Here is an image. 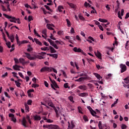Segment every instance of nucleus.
<instances>
[{
  "label": "nucleus",
  "mask_w": 129,
  "mask_h": 129,
  "mask_svg": "<svg viewBox=\"0 0 129 129\" xmlns=\"http://www.w3.org/2000/svg\"><path fill=\"white\" fill-rule=\"evenodd\" d=\"M42 34H44V36L45 37H47V29H44L43 31H42Z\"/></svg>",
  "instance_id": "obj_36"
},
{
  "label": "nucleus",
  "mask_w": 129,
  "mask_h": 129,
  "mask_svg": "<svg viewBox=\"0 0 129 129\" xmlns=\"http://www.w3.org/2000/svg\"><path fill=\"white\" fill-rule=\"evenodd\" d=\"M33 117L34 118V120H41V116L37 114L33 116Z\"/></svg>",
  "instance_id": "obj_12"
},
{
  "label": "nucleus",
  "mask_w": 129,
  "mask_h": 129,
  "mask_svg": "<svg viewBox=\"0 0 129 129\" xmlns=\"http://www.w3.org/2000/svg\"><path fill=\"white\" fill-rule=\"evenodd\" d=\"M45 8H46V10H48V11H49V12H53V10L50 8V7L44 5Z\"/></svg>",
  "instance_id": "obj_29"
},
{
  "label": "nucleus",
  "mask_w": 129,
  "mask_h": 129,
  "mask_svg": "<svg viewBox=\"0 0 129 129\" xmlns=\"http://www.w3.org/2000/svg\"><path fill=\"white\" fill-rule=\"evenodd\" d=\"M12 121H13L14 122H16L17 121V119L14 117H13V118H12Z\"/></svg>",
  "instance_id": "obj_63"
},
{
  "label": "nucleus",
  "mask_w": 129,
  "mask_h": 129,
  "mask_svg": "<svg viewBox=\"0 0 129 129\" xmlns=\"http://www.w3.org/2000/svg\"><path fill=\"white\" fill-rule=\"evenodd\" d=\"M85 79H87L86 77H81L79 78L78 79L76 80V81L77 82H81L82 80H85Z\"/></svg>",
  "instance_id": "obj_13"
},
{
  "label": "nucleus",
  "mask_w": 129,
  "mask_h": 129,
  "mask_svg": "<svg viewBox=\"0 0 129 129\" xmlns=\"http://www.w3.org/2000/svg\"><path fill=\"white\" fill-rule=\"evenodd\" d=\"M26 123H27V120H26V118L24 117L22 120V124L25 127H28V126L26 124Z\"/></svg>",
  "instance_id": "obj_9"
},
{
  "label": "nucleus",
  "mask_w": 129,
  "mask_h": 129,
  "mask_svg": "<svg viewBox=\"0 0 129 129\" xmlns=\"http://www.w3.org/2000/svg\"><path fill=\"white\" fill-rule=\"evenodd\" d=\"M61 72H62V74H63L64 77H65L66 78H67V75H66V73L63 70L61 71Z\"/></svg>",
  "instance_id": "obj_50"
},
{
  "label": "nucleus",
  "mask_w": 129,
  "mask_h": 129,
  "mask_svg": "<svg viewBox=\"0 0 129 129\" xmlns=\"http://www.w3.org/2000/svg\"><path fill=\"white\" fill-rule=\"evenodd\" d=\"M53 120L50 119H47L46 122L51 123L53 122Z\"/></svg>",
  "instance_id": "obj_58"
},
{
  "label": "nucleus",
  "mask_w": 129,
  "mask_h": 129,
  "mask_svg": "<svg viewBox=\"0 0 129 129\" xmlns=\"http://www.w3.org/2000/svg\"><path fill=\"white\" fill-rule=\"evenodd\" d=\"M63 9H64V8L63 7V6H58V11L61 13V12H62V10H63Z\"/></svg>",
  "instance_id": "obj_30"
},
{
  "label": "nucleus",
  "mask_w": 129,
  "mask_h": 129,
  "mask_svg": "<svg viewBox=\"0 0 129 129\" xmlns=\"http://www.w3.org/2000/svg\"><path fill=\"white\" fill-rule=\"evenodd\" d=\"M43 128H48V129H60V127L58 125H43Z\"/></svg>",
  "instance_id": "obj_1"
},
{
  "label": "nucleus",
  "mask_w": 129,
  "mask_h": 129,
  "mask_svg": "<svg viewBox=\"0 0 129 129\" xmlns=\"http://www.w3.org/2000/svg\"><path fill=\"white\" fill-rule=\"evenodd\" d=\"M88 39H87V41L88 42H89L90 43H92V41L93 42H94L95 41V40L94 39L91 37V36H89L88 38Z\"/></svg>",
  "instance_id": "obj_11"
},
{
  "label": "nucleus",
  "mask_w": 129,
  "mask_h": 129,
  "mask_svg": "<svg viewBox=\"0 0 129 129\" xmlns=\"http://www.w3.org/2000/svg\"><path fill=\"white\" fill-rule=\"evenodd\" d=\"M48 105H49V106H51V107H52V108L55 107L54 104H53V102H48Z\"/></svg>",
  "instance_id": "obj_31"
},
{
  "label": "nucleus",
  "mask_w": 129,
  "mask_h": 129,
  "mask_svg": "<svg viewBox=\"0 0 129 129\" xmlns=\"http://www.w3.org/2000/svg\"><path fill=\"white\" fill-rule=\"evenodd\" d=\"M46 27H47V29H48V30H50V29L51 28V24H47L46 25Z\"/></svg>",
  "instance_id": "obj_59"
},
{
  "label": "nucleus",
  "mask_w": 129,
  "mask_h": 129,
  "mask_svg": "<svg viewBox=\"0 0 129 129\" xmlns=\"http://www.w3.org/2000/svg\"><path fill=\"white\" fill-rule=\"evenodd\" d=\"M98 27H99L100 30H101V31H103V27H102V26H101V25H98Z\"/></svg>",
  "instance_id": "obj_61"
},
{
  "label": "nucleus",
  "mask_w": 129,
  "mask_h": 129,
  "mask_svg": "<svg viewBox=\"0 0 129 129\" xmlns=\"http://www.w3.org/2000/svg\"><path fill=\"white\" fill-rule=\"evenodd\" d=\"M28 19V22H31V21H33V16H29Z\"/></svg>",
  "instance_id": "obj_42"
},
{
  "label": "nucleus",
  "mask_w": 129,
  "mask_h": 129,
  "mask_svg": "<svg viewBox=\"0 0 129 129\" xmlns=\"http://www.w3.org/2000/svg\"><path fill=\"white\" fill-rule=\"evenodd\" d=\"M46 54H47L46 52H39L38 53V55H41V56H44V55H46Z\"/></svg>",
  "instance_id": "obj_51"
},
{
  "label": "nucleus",
  "mask_w": 129,
  "mask_h": 129,
  "mask_svg": "<svg viewBox=\"0 0 129 129\" xmlns=\"http://www.w3.org/2000/svg\"><path fill=\"white\" fill-rule=\"evenodd\" d=\"M71 33H72V34H74V33H75L74 28H73V27H71Z\"/></svg>",
  "instance_id": "obj_60"
},
{
  "label": "nucleus",
  "mask_w": 129,
  "mask_h": 129,
  "mask_svg": "<svg viewBox=\"0 0 129 129\" xmlns=\"http://www.w3.org/2000/svg\"><path fill=\"white\" fill-rule=\"evenodd\" d=\"M124 80L125 81V83H126V84H128V85H129V77L125 78L124 79Z\"/></svg>",
  "instance_id": "obj_25"
},
{
  "label": "nucleus",
  "mask_w": 129,
  "mask_h": 129,
  "mask_svg": "<svg viewBox=\"0 0 129 129\" xmlns=\"http://www.w3.org/2000/svg\"><path fill=\"white\" fill-rule=\"evenodd\" d=\"M25 54L26 55L25 57H27V58H28V59L29 60H36V59H37V55L34 54L32 56L30 53L25 52Z\"/></svg>",
  "instance_id": "obj_2"
},
{
  "label": "nucleus",
  "mask_w": 129,
  "mask_h": 129,
  "mask_svg": "<svg viewBox=\"0 0 129 129\" xmlns=\"http://www.w3.org/2000/svg\"><path fill=\"white\" fill-rule=\"evenodd\" d=\"M41 72H51V67H43L41 70Z\"/></svg>",
  "instance_id": "obj_4"
},
{
  "label": "nucleus",
  "mask_w": 129,
  "mask_h": 129,
  "mask_svg": "<svg viewBox=\"0 0 129 129\" xmlns=\"http://www.w3.org/2000/svg\"><path fill=\"white\" fill-rule=\"evenodd\" d=\"M19 60L20 63H21L23 65H24V64L25 63V59H24L23 58H19Z\"/></svg>",
  "instance_id": "obj_18"
},
{
  "label": "nucleus",
  "mask_w": 129,
  "mask_h": 129,
  "mask_svg": "<svg viewBox=\"0 0 129 129\" xmlns=\"http://www.w3.org/2000/svg\"><path fill=\"white\" fill-rule=\"evenodd\" d=\"M24 105H25V109L26 110V112H29V106L26 103L24 104Z\"/></svg>",
  "instance_id": "obj_21"
},
{
  "label": "nucleus",
  "mask_w": 129,
  "mask_h": 129,
  "mask_svg": "<svg viewBox=\"0 0 129 129\" xmlns=\"http://www.w3.org/2000/svg\"><path fill=\"white\" fill-rule=\"evenodd\" d=\"M118 17L119 18V19H122V17H121V15H120V11H118Z\"/></svg>",
  "instance_id": "obj_62"
},
{
  "label": "nucleus",
  "mask_w": 129,
  "mask_h": 129,
  "mask_svg": "<svg viewBox=\"0 0 129 129\" xmlns=\"http://www.w3.org/2000/svg\"><path fill=\"white\" fill-rule=\"evenodd\" d=\"M33 50V48L31 47V45H29L28 48L27 49V51L28 52H31V51Z\"/></svg>",
  "instance_id": "obj_37"
},
{
  "label": "nucleus",
  "mask_w": 129,
  "mask_h": 129,
  "mask_svg": "<svg viewBox=\"0 0 129 129\" xmlns=\"http://www.w3.org/2000/svg\"><path fill=\"white\" fill-rule=\"evenodd\" d=\"M95 54L96 56L99 58V59H101V53H100L99 51H97V53L96 52H95Z\"/></svg>",
  "instance_id": "obj_16"
},
{
  "label": "nucleus",
  "mask_w": 129,
  "mask_h": 129,
  "mask_svg": "<svg viewBox=\"0 0 129 129\" xmlns=\"http://www.w3.org/2000/svg\"><path fill=\"white\" fill-rule=\"evenodd\" d=\"M73 51H74V52H76L77 53H82V54H83V55H84V56H86L87 55L86 53L84 52V51H83L82 49H81V48H78L76 47H75L73 48Z\"/></svg>",
  "instance_id": "obj_3"
},
{
  "label": "nucleus",
  "mask_w": 129,
  "mask_h": 129,
  "mask_svg": "<svg viewBox=\"0 0 129 129\" xmlns=\"http://www.w3.org/2000/svg\"><path fill=\"white\" fill-rule=\"evenodd\" d=\"M44 85L46 87H49V84H48V82H47V81H44Z\"/></svg>",
  "instance_id": "obj_49"
},
{
  "label": "nucleus",
  "mask_w": 129,
  "mask_h": 129,
  "mask_svg": "<svg viewBox=\"0 0 129 129\" xmlns=\"http://www.w3.org/2000/svg\"><path fill=\"white\" fill-rule=\"evenodd\" d=\"M1 7H2V10L4 12H7V9H6V7H5L4 5H1Z\"/></svg>",
  "instance_id": "obj_53"
},
{
  "label": "nucleus",
  "mask_w": 129,
  "mask_h": 129,
  "mask_svg": "<svg viewBox=\"0 0 129 129\" xmlns=\"http://www.w3.org/2000/svg\"><path fill=\"white\" fill-rule=\"evenodd\" d=\"M51 57H53V58H55V59H57L58 58V54H53L51 55Z\"/></svg>",
  "instance_id": "obj_40"
},
{
  "label": "nucleus",
  "mask_w": 129,
  "mask_h": 129,
  "mask_svg": "<svg viewBox=\"0 0 129 129\" xmlns=\"http://www.w3.org/2000/svg\"><path fill=\"white\" fill-rule=\"evenodd\" d=\"M78 88H79V89H81V90H87V87L85 85L79 86L78 87Z\"/></svg>",
  "instance_id": "obj_8"
},
{
  "label": "nucleus",
  "mask_w": 129,
  "mask_h": 129,
  "mask_svg": "<svg viewBox=\"0 0 129 129\" xmlns=\"http://www.w3.org/2000/svg\"><path fill=\"white\" fill-rule=\"evenodd\" d=\"M34 35H36V36H37V37H39V38H41V35H40L39 33L37 32V31H36V29H34Z\"/></svg>",
  "instance_id": "obj_26"
},
{
  "label": "nucleus",
  "mask_w": 129,
  "mask_h": 129,
  "mask_svg": "<svg viewBox=\"0 0 129 129\" xmlns=\"http://www.w3.org/2000/svg\"><path fill=\"white\" fill-rule=\"evenodd\" d=\"M32 101L31 100H28L27 101V104H28V105H31L32 104Z\"/></svg>",
  "instance_id": "obj_52"
},
{
  "label": "nucleus",
  "mask_w": 129,
  "mask_h": 129,
  "mask_svg": "<svg viewBox=\"0 0 129 129\" xmlns=\"http://www.w3.org/2000/svg\"><path fill=\"white\" fill-rule=\"evenodd\" d=\"M67 4L68 5L70 6V7L72 8V9H75V5H74L73 3H70L69 2H67Z\"/></svg>",
  "instance_id": "obj_15"
},
{
  "label": "nucleus",
  "mask_w": 129,
  "mask_h": 129,
  "mask_svg": "<svg viewBox=\"0 0 129 129\" xmlns=\"http://www.w3.org/2000/svg\"><path fill=\"white\" fill-rule=\"evenodd\" d=\"M49 49H50V53H57V51L53 47L50 46Z\"/></svg>",
  "instance_id": "obj_14"
},
{
  "label": "nucleus",
  "mask_w": 129,
  "mask_h": 129,
  "mask_svg": "<svg viewBox=\"0 0 129 129\" xmlns=\"http://www.w3.org/2000/svg\"><path fill=\"white\" fill-rule=\"evenodd\" d=\"M36 59H39L40 60H42V59H44V57L41 55H36Z\"/></svg>",
  "instance_id": "obj_35"
},
{
  "label": "nucleus",
  "mask_w": 129,
  "mask_h": 129,
  "mask_svg": "<svg viewBox=\"0 0 129 129\" xmlns=\"http://www.w3.org/2000/svg\"><path fill=\"white\" fill-rule=\"evenodd\" d=\"M66 22L67 23L68 27H71V22L68 19H66Z\"/></svg>",
  "instance_id": "obj_23"
},
{
  "label": "nucleus",
  "mask_w": 129,
  "mask_h": 129,
  "mask_svg": "<svg viewBox=\"0 0 129 129\" xmlns=\"http://www.w3.org/2000/svg\"><path fill=\"white\" fill-rule=\"evenodd\" d=\"M3 16H4V17H5V18H7V19H12V18L13 17L12 16H10L6 14H3Z\"/></svg>",
  "instance_id": "obj_33"
},
{
  "label": "nucleus",
  "mask_w": 129,
  "mask_h": 129,
  "mask_svg": "<svg viewBox=\"0 0 129 129\" xmlns=\"http://www.w3.org/2000/svg\"><path fill=\"white\" fill-rule=\"evenodd\" d=\"M129 18V13H126V16L125 17V19H128Z\"/></svg>",
  "instance_id": "obj_64"
},
{
  "label": "nucleus",
  "mask_w": 129,
  "mask_h": 129,
  "mask_svg": "<svg viewBox=\"0 0 129 129\" xmlns=\"http://www.w3.org/2000/svg\"><path fill=\"white\" fill-rule=\"evenodd\" d=\"M120 68H121V73H123L125 71H126V66L122 63L120 64Z\"/></svg>",
  "instance_id": "obj_5"
},
{
  "label": "nucleus",
  "mask_w": 129,
  "mask_h": 129,
  "mask_svg": "<svg viewBox=\"0 0 129 129\" xmlns=\"http://www.w3.org/2000/svg\"><path fill=\"white\" fill-rule=\"evenodd\" d=\"M50 69H51V72H52V71H53L54 73H57V70L56 69L52 67H50Z\"/></svg>",
  "instance_id": "obj_44"
},
{
  "label": "nucleus",
  "mask_w": 129,
  "mask_h": 129,
  "mask_svg": "<svg viewBox=\"0 0 129 129\" xmlns=\"http://www.w3.org/2000/svg\"><path fill=\"white\" fill-rule=\"evenodd\" d=\"M119 9V4L117 5L116 9L115 10V13H117L118 12V9Z\"/></svg>",
  "instance_id": "obj_54"
},
{
  "label": "nucleus",
  "mask_w": 129,
  "mask_h": 129,
  "mask_svg": "<svg viewBox=\"0 0 129 129\" xmlns=\"http://www.w3.org/2000/svg\"><path fill=\"white\" fill-rule=\"evenodd\" d=\"M14 60L16 64H18V63H19V59H18V58H14Z\"/></svg>",
  "instance_id": "obj_57"
},
{
  "label": "nucleus",
  "mask_w": 129,
  "mask_h": 129,
  "mask_svg": "<svg viewBox=\"0 0 129 129\" xmlns=\"http://www.w3.org/2000/svg\"><path fill=\"white\" fill-rule=\"evenodd\" d=\"M52 84V85H53L55 88H59V86H58V84H57V83H56V82H54V83H53V84Z\"/></svg>",
  "instance_id": "obj_27"
},
{
  "label": "nucleus",
  "mask_w": 129,
  "mask_h": 129,
  "mask_svg": "<svg viewBox=\"0 0 129 129\" xmlns=\"http://www.w3.org/2000/svg\"><path fill=\"white\" fill-rule=\"evenodd\" d=\"M16 41L17 42V44H19V43H21V42L19 41V36H18V34L16 35Z\"/></svg>",
  "instance_id": "obj_47"
},
{
  "label": "nucleus",
  "mask_w": 129,
  "mask_h": 129,
  "mask_svg": "<svg viewBox=\"0 0 129 129\" xmlns=\"http://www.w3.org/2000/svg\"><path fill=\"white\" fill-rule=\"evenodd\" d=\"M84 120L85 121H88V118L86 115H84L83 116Z\"/></svg>",
  "instance_id": "obj_46"
},
{
  "label": "nucleus",
  "mask_w": 129,
  "mask_h": 129,
  "mask_svg": "<svg viewBox=\"0 0 129 129\" xmlns=\"http://www.w3.org/2000/svg\"><path fill=\"white\" fill-rule=\"evenodd\" d=\"M121 129H126V125L124 124H122L121 125Z\"/></svg>",
  "instance_id": "obj_45"
},
{
  "label": "nucleus",
  "mask_w": 129,
  "mask_h": 129,
  "mask_svg": "<svg viewBox=\"0 0 129 129\" xmlns=\"http://www.w3.org/2000/svg\"><path fill=\"white\" fill-rule=\"evenodd\" d=\"M93 75H94V76H95V77H96L98 80H101V79H102V77H101L100 75L98 74V73H94Z\"/></svg>",
  "instance_id": "obj_7"
},
{
  "label": "nucleus",
  "mask_w": 129,
  "mask_h": 129,
  "mask_svg": "<svg viewBox=\"0 0 129 129\" xmlns=\"http://www.w3.org/2000/svg\"><path fill=\"white\" fill-rule=\"evenodd\" d=\"M71 127H72L73 128H74L75 127V122H74V121H71Z\"/></svg>",
  "instance_id": "obj_34"
},
{
  "label": "nucleus",
  "mask_w": 129,
  "mask_h": 129,
  "mask_svg": "<svg viewBox=\"0 0 129 129\" xmlns=\"http://www.w3.org/2000/svg\"><path fill=\"white\" fill-rule=\"evenodd\" d=\"M6 45L8 48H11V42H7Z\"/></svg>",
  "instance_id": "obj_55"
},
{
  "label": "nucleus",
  "mask_w": 129,
  "mask_h": 129,
  "mask_svg": "<svg viewBox=\"0 0 129 129\" xmlns=\"http://www.w3.org/2000/svg\"><path fill=\"white\" fill-rule=\"evenodd\" d=\"M84 7H85V8H87V7L89 6V3H88L87 2H85L84 4Z\"/></svg>",
  "instance_id": "obj_48"
},
{
  "label": "nucleus",
  "mask_w": 129,
  "mask_h": 129,
  "mask_svg": "<svg viewBox=\"0 0 129 129\" xmlns=\"http://www.w3.org/2000/svg\"><path fill=\"white\" fill-rule=\"evenodd\" d=\"M10 39L12 43H13V42H14V41L15 40V36H14V35H12L10 36Z\"/></svg>",
  "instance_id": "obj_28"
},
{
  "label": "nucleus",
  "mask_w": 129,
  "mask_h": 129,
  "mask_svg": "<svg viewBox=\"0 0 129 129\" xmlns=\"http://www.w3.org/2000/svg\"><path fill=\"white\" fill-rule=\"evenodd\" d=\"M63 87H64V88H68V87H69L68 83H65L63 85Z\"/></svg>",
  "instance_id": "obj_56"
},
{
  "label": "nucleus",
  "mask_w": 129,
  "mask_h": 129,
  "mask_svg": "<svg viewBox=\"0 0 129 129\" xmlns=\"http://www.w3.org/2000/svg\"><path fill=\"white\" fill-rule=\"evenodd\" d=\"M41 50H42V51H46L47 50V51H49V50H50V49L48 47H41Z\"/></svg>",
  "instance_id": "obj_24"
},
{
  "label": "nucleus",
  "mask_w": 129,
  "mask_h": 129,
  "mask_svg": "<svg viewBox=\"0 0 129 129\" xmlns=\"http://www.w3.org/2000/svg\"><path fill=\"white\" fill-rule=\"evenodd\" d=\"M39 85L37 84H33L32 85V87H33V88H36V87H39Z\"/></svg>",
  "instance_id": "obj_39"
},
{
  "label": "nucleus",
  "mask_w": 129,
  "mask_h": 129,
  "mask_svg": "<svg viewBox=\"0 0 129 129\" xmlns=\"http://www.w3.org/2000/svg\"><path fill=\"white\" fill-rule=\"evenodd\" d=\"M69 99L71 101V102H74V101L73 100V96H71L69 97Z\"/></svg>",
  "instance_id": "obj_41"
},
{
  "label": "nucleus",
  "mask_w": 129,
  "mask_h": 129,
  "mask_svg": "<svg viewBox=\"0 0 129 129\" xmlns=\"http://www.w3.org/2000/svg\"><path fill=\"white\" fill-rule=\"evenodd\" d=\"M41 9L42 10V11H43V14H44V15H47V12L46 11V10H45L44 8L42 7Z\"/></svg>",
  "instance_id": "obj_38"
},
{
  "label": "nucleus",
  "mask_w": 129,
  "mask_h": 129,
  "mask_svg": "<svg viewBox=\"0 0 129 129\" xmlns=\"http://www.w3.org/2000/svg\"><path fill=\"white\" fill-rule=\"evenodd\" d=\"M99 22H101V23H107V20L100 18L99 19Z\"/></svg>",
  "instance_id": "obj_22"
},
{
  "label": "nucleus",
  "mask_w": 129,
  "mask_h": 129,
  "mask_svg": "<svg viewBox=\"0 0 129 129\" xmlns=\"http://www.w3.org/2000/svg\"><path fill=\"white\" fill-rule=\"evenodd\" d=\"M13 69H14V70H20V66L16 64L15 66H13Z\"/></svg>",
  "instance_id": "obj_20"
},
{
  "label": "nucleus",
  "mask_w": 129,
  "mask_h": 129,
  "mask_svg": "<svg viewBox=\"0 0 129 129\" xmlns=\"http://www.w3.org/2000/svg\"><path fill=\"white\" fill-rule=\"evenodd\" d=\"M98 127L99 129H103V128H102V122H101V121H99Z\"/></svg>",
  "instance_id": "obj_19"
},
{
  "label": "nucleus",
  "mask_w": 129,
  "mask_h": 129,
  "mask_svg": "<svg viewBox=\"0 0 129 129\" xmlns=\"http://www.w3.org/2000/svg\"><path fill=\"white\" fill-rule=\"evenodd\" d=\"M79 18L80 20H82V21H85V18H84V17L81 15H79Z\"/></svg>",
  "instance_id": "obj_43"
},
{
  "label": "nucleus",
  "mask_w": 129,
  "mask_h": 129,
  "mask_svg": "<svg viewBox=\"0 0 129 129\" xmlns=\"http://www.w3.org/2000/svg\"><path fill=\"white\" fill-rule=\"evenodd\" d=\"M87 108L90 111L91 114H92V115L94 116V114H96V112L93 110V109H92V108H91V107H90V106H87Z\"/></svg>",
  "instance_id": "obj_6"
},
{
  "label": "nucleus",
  "mask_w": 129,
  "mask_h": 129,
  "mask_svg": "<svg viewBox=\"0 0 129 129\" xmlns=\"http://www.w3.org/2000/svg\"><path fill=\"white\" fill-rule=\"evenodd\" d=\"M15 84L16 86H17V87H21V84L20 83V82L17 81H15Z\"/></svg>",
  "instance_id": "obj_32"
},
{
  "label": "nucleus",
  "mask_w": 129,
  "mask_h": 129,
  "mask_svg": "<svg viewBox=\"0 0 129 129\" xmlns=\"http://www.w3.org/2000/svg\"><path fill=\"white\" fill-rule=\"evenodd\" d=\"M79 96H81V97H84V96H88V93H82L79 94Z\"/></svg>",
  "instance_id": "obj_17"
},
{
  "label": "nucleus",
  "mask_w": 129,
  "mask_h": 129,
  "mask_svg": "<svg viewBox=\"0 0 129 129\" xmlns=\"http://www.w3.org/2000/svg\"><path fill=\"white\" fill-rule=\"evenodd\" d=\"M34 42H35V43H36V44H37V45H39V46L42 45V42L39 41V39H37V38H34Z\"/></svg>",
  "instance_id": "obj_10"
}]
</instances>
